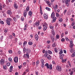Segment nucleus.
I'll use <instances>...</instances> for the list:
<instances>
[{"mask_svg":"<svg viewBox=\"0 0 75 75\" xmlns=\"http://www.w3.org/2000/svg\"><path fill=\"white\" fill-rule=\"evenodd\" d=\"M56 69L59 72H61L62 70V68L60 66L58 65L56 67Z\"/></svg>","mask_w":75,"mask_h":75,"instance_id":"nucleus-2","label":"nucleus"},{"mask_svg":"<svg viewBox=\"0 0 75 75\" xmlns=\"http://www.w3.org/2000/svg\"><path fill=\"white\" fill-rule=\"evenodd\" d=\"M0 10H2V6H1V4H0Z\"/></svg>","mask_w":75,"mask_h":75,"instance_id":"nucleus-56","label":"nucleus"},{"mask_svg":"<svg viewBox=\"0 0 75 75\" xmlns=\"http://www.w3.org/2000/svg\"><path fill=\"white\" fill-rule=\"evenodd\" d=\"M40 14L42 15V7L41 6H40Z\"/></svg>","mask_w":75,"mask_h":75,"instance_id":"nucleus-15","label":"nucleus"},{"mask_svg":"<svg viewBox=\"0 0 75 75\" xmlns=\"http://www.w3.org/2000/svg\"><path fill=\"white\" fill-rule=\"evenodd\" d=\"M52 46L53 47H55L56 46V45H55V42H54V43L52 45Z\"/></svg>","mask_w":75,"mask_h":75,"instance_id":"nucleus-39","label":"nucleus"},{"mask_svg":"<svg viewBox=\"0 0 75 75\" xmlns=\"http://www.w3.org/2000/svg\"><path fill=\"white\" fill-rule=\"evenodd\" d=\"M26 57H27V58H29V54H28V53H27L26 54Z\"/></svg>","mask_w":75,"mask_h":75,"instance_id":"nucleus-46","label":"nucleus"},{"mask_svg":"<svg viewBox=\"0 0 75 75\" xmlns=\"http://www.w3.org/2000/svg\"><path fill=\"white\" fill-rule=\"evenodd\" d=\"M66 0H62V2L63 3H65Z\"/></svg>","mask_w":75,"mask_h":75,"instance_id":"nucleus-57","label":"nucleus"},{"mask_svg":"<svg viewBox=\"0 0 75 75\" xmlns=\"http://www.w3.org/2000/svg\"><path fill=\"white\" fill-rule=\"evenodd\" d=\"M46 3L48 5V6H50V7H51V4H50V2L49 1H47Z\"/></svg>","mask_w":75,"mask_h":75,"instance_id":"nucleus-11","label":"nucleus"},{"mask_svg":"<svg viewBox=\"0 0 75 75\" xmlns=\"http://www.w3.org/2000/svg\"><path fill=\"white\" fill-rule=\"evenodd\" d=\"M54 27L52 26V25H50V29H52V28H53Z\"/></svg>","mask_w":75,"mask_h":75,"instance_id":"nucleus-40","label":"nucleus"},{"mask_svg":"<svg viewBox=\"0 0 75 75\" xmlns=\"http://www.w3.org/2000/svg\"><path fill=\"white\" fill-rule=\"evenodd\" d=\"M29 9H30V7L29 6H28L26 9V11H29Z\"/></svg>","mask_w":75,"mask_h":75,"instance_id":"nucleus-33","label":"nucleus"},{"mask_svg":"<svg viewBox=\"0 0 75 75\" xmlns=\"http://www.w3.org/2000/svg\"><path fill=\"white\" fill-rule=\"evenodd\" d=\"M6 23L8 25H10V21H6Z\"/></svg>","mask_w":75,"mask_h":75,"instance_id":"nucleus-24","label":"nucleus"},{"mask_svg":"<svg viewBox=\"0 0 75 75\" xmlns=\"http://www.w3.org/2000/svg\"><path fill=\"white\" fill-rule=\"evenodd\" d=\"M14 61L16 63H17L18 62V57H16L14 59Z\"/></svg>","mask_w":75,"mask_h":75,"instance_id":"nucleus-4","label":"nucleus"},{"mask_svg":"<svg viewBox=\"0 0 75 75\" xmlns=\"http://www.w3.org/2000/svg\"><path fill=\"white\" fill-rule=\"evenodd\" d=\"M65 39L67 41H69V39L67 37L65 38Z\"/></svg>","mask_w":75,"mask_h":75,"instance_id":"nucleus-52","label":"nucleus"},{"mask_svg":"<svg viewBox=\"0 0 75 75\" xmlns=\"http://www.w3.org/2000/svg\"><path fill=\"white\" fill-rule=\"evenodd\" d=\"M66 61V59H63L62 60V62H65Z\"/></svg>","mask_w":75,"mask_h":75,"instance_id":"nucleus-49","label":"nucleus"},{"mask_svg":"<svg viewBox=\"0 0 75 75\" xmlns=\"http://www.w3.org/2000/svg\"><path fill=\"white\" fill-rule=\"evenodd\" d=\"M45 66L46 67L47 69H50L51 70L52 69V64H50V65H48V64L47 63H46L45 64Z\"/></svg>","mask_w":75,"mask_h":75,"instance_id":"nucleus-1","label":"nucleus"},{"mask_svg":"<svg viewBox=\"0 0 75 75\" xmlns=\"http://www.w3.org/2000/svg\"><path fill=\"white\" fill-rule=\"evenodd\" d=\"M8 52L9 54H12V53H13V51L11 50H9Z\"/></svg>","mask_w":75,"mask_h":75,"instance_id":"nucleus-31","label":"nucleus"},{"mask_svg":"<svg viewBox=\"0 0 75 75\" xmlns=\"http://www.w3.org/2000/svg\"><path fill=\"white\" fill-rule=\"evenodd\" d=\"M59 21H60V22H62V18H59Z\"/></svg>","mask_w":75,"mask_h":75,"instance_id":"nucleus-41","label":"nucleus"},{"mask_svg":"<svg viewBox=\"0 0 75 75\" xmlns=\"http://www.w3.org/2000/svg\"><path fill=\"white\" fill-rule=\"evenodd\" d=\"M13 20L15 22H16V21H17V19H16V18L14 17L13 18Z\"/></svg>","mask_w":75,"mask_h":75,"instance_id":"nucleus-47","label":"nucleus"},{"mask_svg":"<svg viewBox=\"0 0 75 75\" xmlns=\"http://www.w3.org/2000/svg\"><path fill=\"white\" fill-rule=\"evenodd\" d=\"M48 53V54H52V52L50 50H48L47 51Z\"/></svg>","mask_w":75,"mask_h":75,"instance_id":"nucleus-23","label":"nucleus"},{"mask_svg":"<svg viewBox=\"0 0 75 75\" xmlns=\"http://www.w3.org/2000/svg\"><path fill=\"white\" fill-rule=\"evenodd\" d=\"M51 39L52 41L54 42V36H52Z\"/></svg>","mask_w":75,"mask_h":75,"instance_id":"nucleus-30","label":"nucleus"},{"mask_svg":"<svg viewBox=\"0 0 75 75\" xmlns=\"http://www.w3.org/2000/svg\"><path fill=\"white\" fill-rule=\"evenodd\" d=\"M67 10H65L64 11V14H65V13H67Z\"/></svg>","mask_w":75,"mask_h":75,"instance_id":"nucleus-64","label":"nucleus"},{"mask_svg":"<svg viewBox=\"0 0 75 75\" xmlns=\"http://www.w3.org/2000/svg\"><path fill=\"white\" fill-rule=\"evenodd\" d=\"M23 67H25V66L26 65V62L23 63Z\"/></svg>","mask_w":75,"mask_h":75,"instance_id":"nucleus-51","label":"nucleus"},{"mask_svg":"<svg viewBox=\"0 0 75 75\" xmlns=\"http://www.w3.org/2000/svg\"><path fill=\"white\" fill-rule=\"evenodd\" d=\"M43 27H44L43 28V30L44 31H45L47 29V26L45 25H43Z\"/></svg>","mask_w":75,"mask_h":75,"instance_id":"nucleus-13","label":"nucleus"},{"mask_svg":"<svg viewBox=\"0 0 75 75\" xmlns=\"http://www.w3.org/2000/svg\"><path fill=\"white\" fill-rule=\"evenodd\" d=\"M35 38L36 40V41H38V35L36 34L35 35Z\"/></svg>","mask_w":75,"mask_h":75,"instance_id":"nucleus-14","label":"nucleus"},{"mask_svg":"<svg viewBox=\"0 0 75 75\" xmlns=\"http://www.w3.org/2000/svg\"><path fill=\"white\" fill-rule=\"evenodd\" d=\"M74 72V70H73L72 71H71L70 73V75H73V74H74V73L73 72Z\"/></svg>","mask_w":75,"mask_h":75,"instance_id":"nucleus-36","label":"nucleus"},{"mask_svg":"<svg viewBox=\"0 0 75 75\" xmlns=\"http://www.w3.org/2000/svg\"><path fill=\"white\" fill-rule=\"evenodd\" d=\"M44 17L45 19H47L48 18V16L47 15H46V13H44Z\"/></svg>","mask_w":75,"mask_h":75,"instance_id":"nucleus-10","label":"nucleus"},{"mask_svg":"<svg viewBox=\"0 0 75 75\" xmlns=\"http://www.w3.org/2000/svg\"><path fill=\"white\" fill-rule=\"evenodd\" d=\"M8 60L10 61H11L12 60V59H11V57H9V58Z\"/></svg>","mask_w":75,"mask_h":75,"instance_id":"nucleus-54","label":"nucleus"},{"mask_svg":"<svg viewBox=\"0 0 75 75\" xmlns=\"http://www.w3.org/2000/svg\"><path fill=\"white\" fill-rule=\"evenodd\" d=\"M26 51V49H25V47H24L23 49V52H25Z\"/></svg>","mask_w":75,"mask_h":75,"instance_id":"nucleus-58","label":"nucleus"},{"mask_svg":"<svg viewBox=\"0 0 75 75\" xmlns=\"http://www.w3.org/2000/svg\"><path fill=\"white\" fill-rule=\"evenodd\" d=\"M21 20H22V21H24V18L23 17H22L21 18Z\"/></svg>","mask_w":75,"mask_h":75,"instance_id":"nucleus-62","label":"nucleus"},{"mask_svg":"<svg viewBox=\"0 0 75 75\" xmlns=\"http://www.w3.org/2000/svg\"><path fill=\"white\" fill-rule=\"evenodd\" d=\"M39 30H40L42 28V26H40L38 27Z\"/></svg>","mask_w":75,"mask_h":75,"instance_id":"nucleus-55","label":"nucleus"},{"mask_svg":"<svg viewBox=\"0 0 75 75\" xmlns=\"http://www.w3.org/2000/svg\"><path fill=\"white\" fill-rule=\"evenodd\" d=\"M26 56V54H24L23 56V57H24V58H26V57H27Z\"/></svg>","mask_w":75,"mask_h":75,"instance_id":"nucleus-60","label":"nucleus"},{"mask_svg":"<svg viewBox=\"0 0 75 75\" xmlns=\"http://www.w3.org/2000/svg\"><path fill=\"white\" fill-rule=\"evenodd\" d=\"M71 57H75V52L73 53V54L71 55Z\"/></svg>","mask_w":75,"mask_h":75,"instance_id":"nucleus-38","label":"nucleus"},{"mask_svg":"<svg viewBox=\"0 0 75 75\" xmlns=\"http://www.w3.org/2000/svg\"><path fill=\"white\" fill-rule=\"evenodd\" d=\"M40 61L42 63L41 67L43 68L44 67V61L42 59H41Z\"/></svg>","mask_w":75,"mask_h":75,"instance_id":"nucleus-3","label":"nucleus"},{"mask_svg":"<svg viewBox=\"0 0 75 75\" xmlns=\"http://www.w3.org/2000/svg\"><path fill=\"white\" fill-rule=\"evenodd\" d=\"M63 53V51H62V50L61 49L60 51L59 52V54H61Z\"/></svg>","mask_w":75,"mask_h":75,"instance_id":"nucleus-29","label":"nucleus"},{"mask_svg":"<svg viewBox=\"0 0 75 75\" xmlns=\"http://www.w3.org/2000/svg\"><path fill=\"white\" fill-rule=\"evenodd\" d=\"M6 66H7V67H9V66H10V63H9V62H8L6 64Z\"/></svg>","mask_w":75,"mask_h":75,"instance_id":"nucleus-34","label":"nucleus"},{"mask_svg":"<svg viewBox=\"0 0 75 75\" xmlns=\"http://www.w3.org/2000/svg\"><path fill=\"white\" fill-rule=\"evenodd\" d=\"M3 69H7V67L5 65H3Z\"/></svg>","mask_w":75,"mask_h":75,"instance_id":"nucleus-28","label":"nucleus"},{"mask_svg":"<svg viewBox=\"0 0 75 75\" xmlns=\"http://www.w3.org/2000/svg\"><path fill=\"white\" fill-rule=\"evenodd\" d=\"M53 18V21H54V22H55V21H56V19H57V18H56V17H54L52 18Z\"/></svg>","mask_w":75,"mask_h":75,"instance_id":"nucleus-26","label":"nucleus"},{"mask_svg":"<svg viewBox=\"0 0 75 75\" xmlns=\"http://www.w3.org/2000/svg\"><path fill=\"white\" fill-rule=\"evenodd\" d=\"M0 23H1V24H4V21H0Z\"/></svg>","mask_w":75,"mask_h":75,"instance_id":"nucleus-37","label":"nucleus"},{"mask_svg":"<svg viewBox=\"0 0 75 75\" xmlns=\"http://www.w3.org/2000/svg\"><path fill=\"white\" fill-rule=\"evenodd\" d=\"M45 9L46 10H47V11H51V9L50 8L48 7H46L45 8Z\"/></svg>","mask_w":75,"mask_h":75,"instance_id":"nucleus-21","label":"nucleus"},{"mask_svg":"<svg viewBox=\"0 0 75 75\" xmlns=\"http://www.w3.org/2000/svg\"><path fill=\"white\" fill-rule=\"evenodd\" d=\"M67 1H66L65 3L66 4V5H67V6L68 7L69 5V4H68V2H70V0H66Z\"/></svg>","mask_w":75,"mask_h":75,"instance_id":"nucleus-7","label":"nucleus"},{"mask_svg":"<svg viewBox=\"0 0 75 75\" xmlns=\"http://www.w3.org/2000/svg\"><path fill=\"white\" fill-rule=\"evenodd\" d=\"M0 63L1 65H3L4 64V60L3 59H1L0 61Z\"/></svg>","mask_w":75,"mask_h":75,"instance_id":"nucleus-5","label":"nucleus"},{"mask_svg":"<svg viewBox=\"0 0 75 75\" xmlns=\"http://www.w3.org/2000/svg\"><path fill=\"white\" fill-rule=\"evenodd\" d=\"M28 44L29 45H33V42L31 41L29 42Z\"/></svg>","mask_w":75,"mask_h":75,"instance_id":"nucleus-27","label":"nucleus"},{"mask_svg":"<svg viewBox=\"0 0 75 75\" xmlns=\"http://www.w3.org/2000/svg\"><path fill=\"white\" fill-rule=\"evenodd\" d=\"M7 13L8 14H11V11L10 10H8L7 11Z\"/></svg>","mask_w":75,"mask_h":75,"instance_id":"nucleus-22","label":"nucleus"},{"mask_svg":"<svg viewBox=\"0 0 75 75\" xmlns=\"http://www.w3.org/2000/svg\"><path fill=\"white\" fill-rule=\"evenodd\" d=\"M25 52H26L27 53L30 54L31 52V50L29 49H28L26 50Z\"/></svg>","mask_w":75,"mask_h":75,"instance_id":"nucleus-8","label":"nucleus"},{"mask_svg":"<svg viewBox=\"0 0 75 75\" xmlns=\"http://www.w3.org/2000/svg\"><path fill=\"white\" fill-rule=\"evenodd\" d=\"M18 53L19 55H20L21 54V52L20 51H19L18 52Z\"/></svg>","mask_w":75,"mask_h":75,"instance_id":"nucleus-53","label":"nucleus"},{"mask_svg":"<svg viewBox=\"0 0 75 75\" xmlns=\"http://www.w3.org/2000/svg\"><path fill=\"white\" fill-rule=\"evenodd\" d=\"M9 71L10 72L13 71V66H11L9 68Z\"/></svg>","mask_w":75,"mask_h":75,"instance_id":"nucleus-18","label":"nucleus"},{"mask_svg":"<svg viewBox=\"0 0 75 75\" xmlns=\"http://www.w3.org/2000/svg\"><path fill=\"white\" fill-rule=\"evenodd\" d=\"M54 51L55 52H58V50H57V48H55L54 49Z\"/></svg>","mask_w":75,"mask_h":75,"instance_id":"nucleus-32","label":"nucleus"},{"mask_svg":"<svg viewBox=\"0 0 75 75\" xmlns=\"http://www.w3.org/2000/svg\"><path fill=\"white\" fill-rule=\"evenodd\" d=\"M39 64V61L38 60L36 62V65H38Z\"/></svg>","mask_w":75,"mask_h":75,"instance_id":"nucleus-45","label":"nucleus"},{"mask_svg":"<svg viewBox=\"0 0 75 75\" xmlns=\"http://www.w3.org/2000/svg\"><path fill=\"white\" fill-rule=\"evenodd\" d=\"M56 38L57 39H58V38H59V35H56Z\"/></svg>","mask_w":75,"mask_h":75,"instance_id":"nucleus-50","label":"nucleus"},{"mask_svg":"<svg viewBox=\"0 0 75 75\" xmlns=\"http://www.w3.org/2000/svg\"><path fill=\"white\" fill-rule=\"evenodd\" d=\"M59 16V14L58 13H56V16L57 17H58Z\"/></svg>","mask_w":75,"mask_h":75,"instance_id":"nucleus-43","label":"nucleus"},{"mask_svg":"<svg viewBox=\"0 0 75 75\" xmlns=\"http://www.w3.org/2000/svg\"><path fill=\"white\" fill-rule=\"evenodd\" d=\"M55 17V13L54 12H53L51 14V17L52 18L53 17Z\"/></svg>","mask_w":75,"mask_h":75,"instance_id":"nucleus-9","label":"nucleus"},{"mask_svg":"<svg viewBox=\"0 0 75 75\" xmlns=\"http://www.w3.org/2000/svg\"><path fill=\"white\" fill-rule=\"evenodd\" d=\"M60 55H59L60 57H64V54H60Z\"/></svg>","mask_w":75,"mask_h":75,"instance_id":"nucleus-42","label":"nucleus"},{"mask_svg":"<svg viewBox=\"0 0 75 75\" xmlns=\"http://www.w3.org/2000/svg\"><path fill=\"white\" fill-rule=\"evenodd\" d=\"M73 46L74 45H73V44H70L69 45V46L70 47V48H72Z\"/></svg>","mask_w":75,"mask_h":75,"instance_id":"nucleus-35","label":"nucleus"},{"mask_svg":"<svg viewBox=\"0 0 75 75\" xmlns=\"http://www.w3.org/2000/svg\"><path fill=\"white\" fill-rule=\"evenodd\" d=\"M68 64L70 67H71V63L69 62H68Z\"/></svg>","mask_w":75,"mask_h":75,"instance_id":"nucleus-61","label":"nucleus"},{"mask_svg":"<svg viewBox=\"0 0 75 75\" xmlns=\"http://www.w3.org/2000/svg\"><path fill=\"white\" fill-rule=\"evenodd\" d=\"M52 63L53 65H55V64H56V63H55V61H52Z\"/></svg>","mask_w":75,"mask_h":75,"instance_id":"nucleus-48","label":"nucleus"},{"mask_svg":"<svg viewBox=\"0 0 75 75\" xmlns=\"http://www.w3.org/2000/svg\"><path fill=\"white\" fill-rule=\"evenodd\" d=\"M47 56L48 53H47V51H46L44 54V57L45 58H46V57H47Z\"/></svg>","mask_w":75,"mask_h":75,"instance_id":"nucleus-16","label":"nucleus"},{"mask_svg":"<svg viewBox=\"0 0 75 75\" xmlns=\"http://www.w3.org/2000/svg\"><path fill=\"white\" fill-rule=\"evenodd\" d=\"M23 16L25 17H26V16H27V12L25 10H24V11Z\"/></svg>","mask_w":75,"mask_h":75,"instance_id":"nucleus-17","label":"nucleus"},{"mask_svg":"<svg viewBox=\"0 0 75 75\" xmlns=\"http://www.w3.org/2000/svg\"><path fill=\"white\" fill-rule=\"evenodd\" d=\"M27 42L26 41H24L23 43V47H24L25 45H27Z\"/></svg>","mask_w":75,"mask_h":75,"instance_id":"nucleus-20","label":"nucleus"},{"mask_svg":"<svg viewBox=\"0 0 75 75\" xmlns=\"http://www.w3.org/2000/svg\"><path fill=\"white\" fill-rule=\"evenodd\" d=\"M49 55L50 57H47V58L48 59H51V56L49 54Z\"/></svg>","mask_w":75,"mask_h":75,"instance_id":"nucleus-44","label":"nucleus"},{"mask_svg":"<svg viewBox=\"0 0 75 75\" xmlns=\"http://www.w3.org/2000/svg\"><path fill=\"white\" fill-rule=\"evenodd\" d=\"M14 6L16 9H17L18 8V5H17V4L16 3V2H15L14 4Z\"/></svg>","mask_w":75,"mask_h":75,"instance_id":"nucleus-6","label":"nucleus"},{"mask_svg":"<svg viewBox=\"0 0 75 75\" xmlns=\"http://www.w3.org/2000/svg\"><path fill=\"white\" fill-rule=\"evenodd\" d=\"M12 20V19L10 18H7V19L6 20L7 21H11Z\"/></svg>","mask_w":75,"mask_h":75,"instance_id":"nucleus-25","label":"nucleus"},{"mask_svg":"<svg viewBox=\"0 0 75 75\" xmlns=\"http://www.w3.org/2000/svg\"><path fill=\"white\" fill-rule=\"evenodd\" d=\"M29 13V15L30 16V17H31V16H32V14H33V12L31 11H30Z\"/></svg>","mask_w":75,"mask_h":75,"instance_id":"nucleus-19","label":"nucleus"},{"mask_svg":"<svg viewBox=\"0 0 75 75\" xmlns=\"http://www.w3.org/2000/svg\"><path fill=\"white\" fill-rule=\"evenodd\" d=\"M35 25L36 27H38L40 25V22L39 21H37L35 23Z\"/></svg>","mask_w":75,"mask_h":75,"instance_id":"nucleus-12","label":"nucleus"},{"mask_svg":"<svg viewBox=\"0 0 75 75\" xmlns=\"http://www.w3.org/2000/svg\"><path fill=\"white\" fill-rule=\"evenodd\" d=\"M64 41H65V39L63 38L62 39H61V41L63 42Z\"/></svg>","mask_w":75,"mask_h":75,"instance_id":"nucleus-59","label":"nucleus"},{"mask_svg":"<svg viewBox=\"0 0 75 75\" xmlns=\"http://www.w3.org/2000/svg\"><path fill=\"white\" fill-rule=\"evenodd\" d=\"M9 38H10V39H11V38H13V36H12V35H11L9 36Z\"/></svg>","mask_w":75,"mask_h":75,"instance_id":"nucleus-63","label":"nucleus"}]
</instances>
